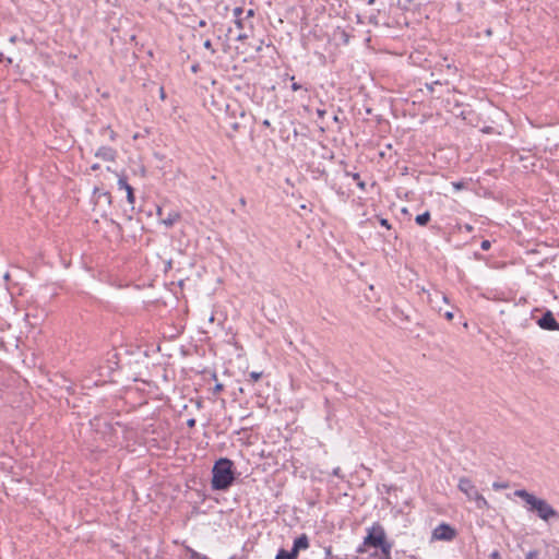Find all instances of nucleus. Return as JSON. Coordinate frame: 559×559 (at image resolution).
<instances>
[{
    "label": "nucleus",
    "mask_w": 559,
    "mask_h": 559,
    "mask_svg": "<svg viewBox=\"0 0 559 559\" xmlns=\"http://www.w3.org/2000/svg\"><path fill=\"white\" fill-rule=\"evenodd\" d=\"M514 496L525 502L526 510L535 513L544 522L558 520L559 512L554 509L545 499L538 498L525 489H516Z\"/></svg>",
    "instance_id": "nucleus-1"
},
{
    "label": "nucleus",
    "mask_w": 559,
    "mask_h": 559,
    "mask_svg": "<svg viewBox=\"0 0 559 559\" xmlns=\"http://www.w3.org/2000/svg\"><path fill=\"white\" fill-rule=\"evenodd\" d=\"M367 547L380 549L381 559H391L392 543L386 539V533L378 522L367 528V535L364 538L362 545L357 548V552H365Z\"/></svg>",
    "instance_id": "nucleus-2"
},
{
    "label": "nucleus",
    "mask_w": 559,
    "mask_h": 559,
    "mask_svg": "<svg viewBox=\"0 0 559 559\" xmlns=\"http://www.w3.org/2000/svg\"><path fill=\"white\" fill-rule=\"evenodd\" d=\"M236 479L235 464L228 457L218 459L212 468L211 486L213 490L226 491Z\"/></svg>",
    "instance_id": "nucleus-3"
},
{
    "label": "nucleus",
    "mask_w": 559,
    "mask_h": 559,
    "mask_svg": "<svg viewBox=\"0 0 559 559\" xmlns=\"http://www.w3.org/2000/svg\"><path fill=\"white\" fill-rule=\"evenodd\" d=\"M459 489L466 495L469 500H474L478 509L488 508V502L483 495L478 492L473 481L467 477H461L457 484Z\"/></svg>",
    "instance_id": "nucleus-4"
},
{
    "label": "nucleus",
    "mask_w": 559,
    "mask_h": 559,
    "mask_svg": "<svg viewBox=\"0 0 559 559\" xmlns=\"http://www.w3.org/2000/svg\"><path fill=\"white\" fill-rule=\"evenodd\" d=\"M457 536L456 530L448 523H441L433 528L431 539L451 542Z\"/></svg>",
    "instance_id": "nucleus-5"
},
{
    "label": "nucleus",
    "mask_w": 559,
    "mask_h": 559,
    "mask_svg": "<svg viewBox=\"0 0 559 559\" xmlns=\"http://www.w3.org/2000/svg\"><path fill=\"white\" fill-rule=\"evenodd\" d=\"M537 324L543 330L559 331V323L557 322L554 313L549 310L543 313V316L537 320Z\"/></svg>",
    "instance_id": "nucleus-6"
},
{
    "label": "nucleus",
    "mask_w": 559,
    "mask_h": 559,
    "mask_svg": "<svg viewBox=\"0 0 559 559\" xmlns=\"http://www.w3.org/2000/svg\"><path fill=\"white\" fill-rule=\"evenodd\" d=\"M239 114V117L241 120H245L247 119V114L246 111L240 107V106H236V108L233 109V117H228L226 119V123L227 126L234 131V132H238L240 131L241 128H243V123L241 121H238L236 119V114Z\"/></svg>",
    "instance_id": "nucleus-7"
},
{
    "label": "nucleus",
    "mask_w": 559,
    "mask_h": 559,
    "mask_svg": "<svg viewBox=\"0 0 559 559\" xmlns=\"http://www.w3.org/2000/svg\"><path fill=\"white\" fill-rule=\"evenodd\" d=\"M118 187L119 189H124V192H127V201L131 205L135 202V195L133 188L128 183L127 178L124 176L119 177L118 179Z\"/></svg>",
    "instance_id": "nucleus-8"
},
{
    "label": "nucleus",
    "mask_w": 559,
    "mask_h": 559,
    "mask_svg": "<svg viewBox=\"0 0 559 559\" xmlns=\"http://www.w3.org/2000/svg\"><path fill=\"white\" fill-rule=\"evenodd\" d=\"M95 156L103 160L112 162L116 158V151L109 146H100L96 151Z\"/></svg>",
    "instance_id": "nucleus-9"
},
{
    "label": "nucleus",
    "mask_w": 559,
    "mask_h": 559,
    "mask_svg": "<svg viewBox=\"0 0 559 559\" xmlns=\"http://www.w3.org/2000/svg\"><path fill=\"white\" fill-rule=\"evenodd\" d=\"M93 197L95 199V203L105 202L106 204H111V194L108 191H104L99 188H95L93 192Z\"/></svg>",
    "instance_id": "nucleus-10"
},
{
    "label": "nucleus",
    "mask_w": 559,
    "mask_h": 559,
    "mask_svg": "<svg viewBox=\"0 0 559 559\" xmlns=\"http://www.w3.org/2000/svg\"><path fill=\"white\" fill-rule=\"evenodd\" d=\"M309 547V539L306 534H301L294 540L293 551L298 556L300 550L307 549Z\"/></svg>",
    "instance_id": "nucleus-11"
},
{
    "label": "nucleus",
    "mask_w": 559,
    "mask_h": 559,
    "mask_svg": "<svg viewBox=\"0 0 559 559\" xmlns=\"http://www.w3.org/2000/svg\"><path fill=\"white\" fill-rule=\"evenodd\" d=\"M440 300L443 302H448V297L440 292H436L435 296L429 298V301L432 305V307L438 308L439 312L442 311V308L438 305Z\"/></svg>",
    "instance_id": "nucleus-12"
},
{
    "label": "nucleus",
    "mask_w": 559,
    "mask_h": 559,
    "mask_svg": "<svg viewBox=\"0 0 559 559\" xmlns=\"http://www.w3.org/2000/svg\"><path fill=\"white\" fill-rule=\"evenodd\" d=\"M180 218V214L178 212H170L168 213L167 217L162 219V223L166 227H171L176 222H178Z\"/></svg>",
    "instance_id": "nucleus-13"
},
{
    "label": "nucleus",
    "mask_w": 559,
    "mask_h": 559,
    "mask_svg": "<svg viewBox=\"0 0 559 559\" xmlns=\"http://www.w3.org/2000/svg\"><path fill=\"white\" fill-rule=\"evenodd\" d=\"M297 555L295 554V551L292 550H286V549H280L275 559H297Z\"/></svg>",
    "instance_id": "nucleus-14"
},
{
    "label": "nucleus",
    "mask_w": 559,
    "mask_h": 559,
    "mask_svg": "<svg viewBox=\"0 0 559 559\" xmlns=\"http://www.w3.org/2000/svg\"><path fill=\"white\" fill-rule=\"evenodd\" d=\"M430 221V213L428 211L416 216L415 222L419 226H426Z\"/></svg>",
    "instance_id": "nucleus-15"
},
{
    "label": "nucleus",
    "mask_w": 559,
    "mask_h": 559,
    "mask_svg": "<svg viewBox=\"0 0 559 559\" xmlns=\"http://www.w3.org/2000/svg\"><path fill=\"white\" fill-rule=\"evenodd\" d=\"M261 377H262V372L252 371L249 373V381L255 382V381L260 380Z\"/></svg>",
    "instance_id": "nucleus-16"
},
{
    "label": "nucleus",
    "mask_w": 559,
    "mask_h": 559,
    "mask_svg": "<svg viewBox=\"0 0 559 559\" xmlns=\"http://www.w3.org/2000/svg\"><path fill=\"white\" fill-rule=\"evenodd\" d=\"M526 559H539L538 550H531L526 554Z\"/></svg>",
    "instance_id": "nucleus-17"
},
{
    "label": "nucleus",
    "mask_w": 559,
    "mask_h": 559,
    "mask_svg": "<svg viewBox=\"0 0 559 559\" xmlns=\"http://www.w3.org/2000/svg\"><path fill=\"white\" fill-rule=\"evenodd\" d=\"M289 80H290V81H294V80H295V76H294V75L289 76ZM301 88H302V85H301V84H299V83H297V82H293V84H292V90H293L294 92H297V91H299V90H301Z\"/></svg>",
    "instance_id": "nucleus-18"
},
{
    "label": "nucleus",
    "mask_w": 559,
    "mask_h": 559,
    "mask_svg": "<svg viewBox=\"0 0 559 559\" xmlns=\"http://www.w3.org/2000/svg\"><path fill=\"white\" fill-rule=\"evenodd\" d=\"M233 13H234L235 19L242 17L241 15L243 14V9L241 7H236L233 10Z\"/></svg>",
    "instance_id": "nucleus-19"
},
{
    "label": "nucleus",
    "mask_w": 559,
    "mask_h": 559,
    "mask_svg": "<svg viewBox=\"0 0 559 559\" xmlns=\"http://www.w3.org/2000/svg\"><path fill=\"white\" fill-rule=\"evenodd\" d=\"M235 24L238 28L242 29L246 24V19H243V17L235 19Z\"/></svg>",
    "instance_id": "nucleus-20"
},
{
    "label": "nucleus",
    "mask_w": 559,
    "mask_h": 559,
    "mask_svg": "<svg viewBox=\"0 0 559 559\" xmlns=\"http://www.w3.org/2000/svg\"><path fill=\"white\" fill-rule=\"evenodd\" d=\"M204 48L210 50L213 55L215 53V49L212 46V41L210 39H206L203 44Z\"/></svg>",
    "instance_id": "nucleus-21"
},
{
    "label": "nucleus",
    "mask_w": 559,
    "mask_h": 559,
    "mask_svg": "<svg viewBox=\"0 0 559 559\" xmlns=\"http://www.w3.org/2000/svg\"><path fill=\"white\" fill-rule=\"evenodd\" d=\"M491 247V243L489 240H483L480 243V248L485 251L489 250Z\"/></svg>",
    "instance_id": "nucleus-22"
},
{
    "label": "nucleus",
    "mask_w": 559,
    "mask_h": 559,
    "mask_svg": "<svg viewBox=\"0 0 559 559\" xmlns=\"http://www.w3.org/2000/svg\"><path fill=\"white\" fill-rule=\"evenodd\" d=\"M345 174H346V176H350L355 181H359L360 180V176L357 173L346 171Z\"/></svg>",
    "instance_id": "nucleus-23"
},
{
    "label": "nucleus",
    "mask_w": 559,
    "mask_h": 559,
    "mask_svg": "<svg viewBox=\"0 0 559 559\" xmlns=\"http://www.w3.org/2000/svg\"><path fill=\"white\" fill-rule=\"evenodd\" d=\"M443 317H444L448 321H451V320L453 319L454 314H453V312H452V311L447 310V311H444Z\"/></svg>",
    "instance_id": "nucleus-24"
},
{
    "label": "nucleus",
    "mask_w": 559,
    "mask_h": 559,
    "mask_svg": "<svg viewBox=\"0 0 559 559\" xmlns=\"http://www.w3.org/2000/svg\"><path fill=\"white\" fill-rule=\"evenodd\" d=\"M381 226H384L385 228L390 229L391 225L389 224V221L386 218H380Z\"/></svg>",
    "instance_id": "nucleus-25"
},
{
    "label": "nucleus",
    "mask_w": 559,
    "mask_h": 559,
    "mask_svg": "<svg viewBox=\"0 0 559 559\" xmlns=\"http://www.w3.org/2000/svg\"><path fill=\"white\" fill-rule=\"evenodd\" d=\"M195 419L194 418H190L187 420V426L190 427V428H193L195 426Z\"/></svg>",
    "instance_id": "nucleus-26"
},
{
    "label": "nucleus",
    "mask_w": 559,
    "mask_h": 559,
    "mask_svg": "<svg viewBox=\"0 0 559 559\" xmlns=\"http://www.w3.org/2000/svg\"><path fill=\"white\" fill-rule=\"evenodd\" d=\"M191 558L192 559H200L201 558V554H199L195 550H191Z\"/></svg>",
    "instance_id": "nucleus-27"
},
{
    "label": "nucleus",
    "mask_w": 559,
    "mask_h": 559,
    "mask_svg": "<svg viewBox=\"0 0 559 559\" xmlns=\"http://www.w3.org/2000/svg\"><path fill=\"white\" fill-rule=\"evenodd\" d=\"M223 384L222 383H217L215 386H214V393H218L223 390Z\"/></svg>",
    "instance_id": "nucleus-28"
},
{
    "label": "nucleus",
    "mask_w": 559,
    "mask_h": 559,
    "mask_svg": "<svg viewBox=\"0 0 559 559\" xmlns=\"http://www.w3.org/2000/svg\"><path fill=\"white\" fill-rule=\"evenodd\" d=\"M248 38V35L246 33H240L238 36H237V40H245Z\"/></svg>",
    "instance_id": "nucleus-29"
},
{
    "label": "nucleus",
    "mask_w": 559,
    "mask_h": 559,
    "mask_svg": "<svg viewBox=\"0 0 559 559\" xmlns=\"http://www.w3.org/2000/svg\"><path fill=\"white\" fill-rule=\"evenodd\" d=\"M357 186H358V187H359V189H361V190H365V189H366V183H365V181H361V180L357 181Z\"/></svg>",
    "instance_id": "nucleus-30"
},
{
    "label": "nucleus",
    "mask_w": 559,
    "mask_h": 559,
    "mask_svg": "<svg viewBox=\"0 0 559 559\" xmlns=\"http://www.w3.org/2000/svg\"><path fill=\"white\" fill-rule=\"evenodd\" d=\"M506 487H507V485H501V484H498V483L493 484V488L495 489H500V488H506Z\"/></svg>",
    "instance_id": "nucleus-31"
},
{
    "label": "nucleus",
    "mask_w": 559,
    "mask_h": 559,
    "mask_svg": "<svg viewBox=\"0 0 559 559\" xmlns=\"http://www.w3.org/2000/svg\"><path fill=\"white\" fill-rule=\"evenodd\" d=\"M106 130H108V131H109V138H110L111 140H115L116 133H115L112 130H110L109 128H107Z\"/></svg>",
    "instance_id": "nucleus-32"
},
{
    "label": "nucleus",
    "mask_w": 559,
    "mask_h": 559,
    "mask_svg": "<svg viewBox=\"0 0 559 559\" xmlns=\"http://www.w3.org/2000/svg\"><path fill=\"white\" fill-rule=\"evenodd\" d=\"M464 229H465L466 231L471 233V231L473 230V226H472V225H469V224H465V225H464Z\"/></svg>",
    "instance_id": "nucleus-33"
},
{
    "label": "nucleus",
    "mask_w": 559,
    "mask_h": 559,
    "mask_svg": "<svg viewBox=\"0 0 559 559\" xmlns=\"http://www.w3.org/2000/svg\"><path fill=\"white\" fill-rule=\"evenodd\" d=\"M253 16V10H248L247 11V15H246V20L249 19V17H252Z\"/></svg>",
    "instance_id": "nucleus-34"
},
{
    "label": "nucleus",
    "mask_w": 559,
    "mask_h": 559,
    "mask_svg": "<svg viewBox=\"0 0 559 559\" xmlns=\"http://www.w3.org/2000/svg\"><path fill=\"white\" fill-rule=\"evenodd\" d=\"M262 124H263L264 127H266V128H270V127H271V122H270V120H267V119L263 120Z\"/></svg>",
    "instance_id": "nucleus-35"
},
{
    "label": "nucleus",
    "mask_w": 559,
    "mask_h": 559,
    "mask_svg": "<svg viewBox=\"0 0 559 559\" xmlns=\"http://www.w3.org/2000/svg\"><path fill=\"white\" fill-rule=\"evenodd\" d=\"M199 26L200 27H205L206 26V21L205 20H200L199 21Z\"/></svg>",
    "instance_id": "nucleus-36"
},
{
    "label": "nucleus",
    "mask_w": 559,
    "mask_h": 559,
    "mask_svg": "<svg viewBox=\"0 0 559 559\" xmlns=\"http://www.w3.org/2000/svg\"><path fill=\"white\" fill-rule=\"evenodd\" d=\"M340 472H341V468L336 467V468L333 469V475L340 476Z\"/></svg>",
    "instance_id": "nucleus-37"
},
{
    "label": "nucleus",
    "mask_w": 559,
    "mask_h": 559,
    "mask_svg": "<svg viewBox=\"0 0 559 559\" xmlns=\"http://www.w3.org/2000/svg\"><path fill=\"white\" fill-rule=\"evenodd\" d=\"M239 203L241 206H246L247 202L245 198H240Z\"/></svg>",
    "instance_id": "nucleus-38"
},
{
    "label": "nucleus",
    "mask_w": 559,
    "mask_h": 559,
    "mask_svg": "<svg viewBox=\"0 0 559 559\" xmlns=\"http://www.w3.org/2000/svg\"><path fill=\"white\" fill-rule=\"evenodd\" d=\"M499 557H500V556H499V552H498V551H493V552L491 554V558H493V559H498Z\"/></svg>",
    "instance_id": "nucleus-39"
},
{
    "label": "nucleus",
    "mask_w": 559,
    "mask_h": 559,
    "mask_svg": "<svg viewBox=\"0 0 559 559\" xmlns=\"http://www.w3.org/2000/svg\"><path fill=\"white\" fill-rule=\"evenodd\" d=\"M325 114V110L318 109V115L322 117Z\"/></svg>",
    "instance_id": "nucleus-40"
},
{
    "label": "nucleus",
    "mask_w": 559,
    "mask_h": 559,
    "mask_svg": "<svg viewBox=\"0 0 559 559\" xmlns=\"http://www.w3.org/2000/svg\"><path fill=\"white\" fill-rule=\"evenodd\" d=\"M160 97H162V98H165V93H164V90H163V88H160Z\"/></svg>",
    "instance_id": "nucleus-41"
},
{
    "label": "nucleus",
    "mask_w": 559,
    "mask_h": 559,
    "mask_svg": "<svg viewBox=\"0 0 559 559\" xmlns=\"http://www.w3.org/2000/svg\"><path fill=\"white\" fill-rule=\"evenodd\" d=\"M97 168H98L97 165L92 166V169H94V170L97 169Z\"/></svg>",
    "instance_id": "nucleus-42"
},
{
    "label": "nucleus",
    "mask_w": 559,
    "mask_h": 559,
    "mask_svg": "<svg viewBox=\"0 0 559 559\" xmlns=\"http://www.w3.org/2000/svg\"><path fill=\"white\" fill-rule=\"evenodd\" d=\"M157 214L160 215L162 214V209H158L157 210Z\"/></svg>",
    "instance_id": "nucleus-43"
},
{
    "label": "nucleus",
    "mask_w": 559,
    "mask_h": 559,
    "mask_svg": "<svg viewBox=\"0 0 559 559\" xmlns=\"http://www.w3.org/2000/svg\"><path fill=\"white\" fill-rule=\"evenodd\" d=\"M192 71H194V72L197 71V66L192 67Z\"/></svg>",
    "instance_id": "nucleus-44"
},
{
    "label": "nucleus",
    "mask_w": 559,
    "mask_h": 559,
    "mask_svg": "<svg viewBox=\"0 0 559 559\" xmlns=\"http://www.w3.org/2000/svg\"><path fill=\"white\" fill-rule=\"evenodd\" d=\"M3 55L0 52V61L2 60Z\"/></svg>",
    "instance_id": "nucleus-45"
}]
</instances>
